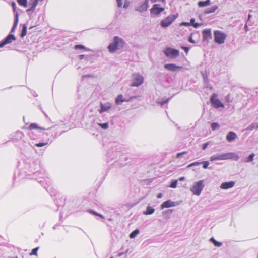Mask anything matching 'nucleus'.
<instances>
[{
    "instance_id": "obj_28",
    "label": "nucleus",
    "mask_w": 258,
    "mask_h": 258,
    "mask_svg": "<svg viewBox=\"0 0 258 258\" xmlns=\"http://www.w3.org/2000/svg\"><path fill=\"white\" fill-rule=\"evenodd\" d=\"M209 240L215 247H219L222 245V242L217 241L214 237H211Z\"/></svg>"
},
{
    "instance_id": "obj_21",
    "label": "nucleus",
    "mask_w": 258,
    "mask_h": 258,
    "mask_svg": "<svg viewBox=\"0 0 258 258\" xmlns=\"http://www.w3.org/2000/svg\"><path fill=\"white\" fill-rule=\"evenodd\" d=\"M237 136L236 134L233 132L230 131L226 136V139L227 141L229 142H232L236 138Z\"/></svg>"
},
{
    "instance_id": "obj_30",
    "label": "nucleus",
    "mask_w": 258,
    "mask_h": 258,
    "mask_svg": "<svg viewBox=\"0 0 258 258\" xmlns=\"http://www.w3.org/2000/svg\"><path fill=\"white\" fill-rule=\"evenodd\" d=\"M140 230L139 229H136L133 230L129 235V237L131 239L135 238L137 235L139 233Z\"/></svg>"
},
{
    "instance_id": "obj_57",
    "label": "nucleus",
    "mask_w": 258,
    "mask_h": 258,
    "mask_svg": "<svg viewBox=\"0 0 258 258\" xmlns=\"http://www.w3.org/2000/svg\"><path fill=\"white\" fill-rule=\"evenodd\" d=\"M225 101L227 102H231V101L230 100V97H229V95H227L226 97H225Z\"/></svg>"
},
{
    "instance_id": "obj_4",
    "label": "nucleus",
    "mask_w": 258,
    "mask_h": 258,
    "mask_svg": "<svg viewBox=\"0 0 258 258\" xmlns=\"http://www.w3.org/2000/svg\"><path fill=\"white\" fill-rule=\"evenodd\" d=\"M125 42L124 40L118 36H114L112 42L107 46L108 51L111 53H114L118 50H121L124 46Z\"/></svg>"
},
{
    "instance_id": "obj_13",
    "label": "nucleus",
    "mask_w": 258,
    "mask_h": 258,
    "mask_svg": "<svg viewBox=\"0 0 258 258\" xmlns=\"http://www.w3.org/2000/svg\"><path fill=\"white\" fill-rule=\"evenodd\" d=\"M217 95L214 93L210 97V102L213 106L215 108H224V104L221 102V101L216 98Z\"/></svg>"
},
{
    "instance_id": "obj_14",
    "label": "nucleus",
    "mask_w": 258,
    "mask_h": 258,
    "mask_svg": "<svg viewBox=\"0 0 258 258\" xmlns=\"http://www.w3.org/2000/svg\"><path fill=\"white\" fill-rule=\"evenodd\" d=\"M16 38L15 35L11 33L8 35L0 41V48H2L6 45L12 43L13 41L16 40Z\"/></svg>"
},
{
    "instance_id": "obj_44",
    "label": "nucleus",
    "mask_w": 258,
    "mask_h": 258,
    "mask_svg": "<svg viewBox=\"0 0 258 258\" xmlns=\"http://www.w3.org/2000/svg\"><path fill=\"white\" fill-rule=\"evenodd\" d=\"M39 247H36L35 248H33L31 253H30V255H37V251L39 249Z\"/></svg>"
},
{
    "instance_id": "obj_62",
    "label": "nucleus",
    "mask_w": 258,
    "mask_h": 258,
    "mask_svg": "<svg viewBox=\"0 0 258 258\" xmlns=\"http://www.w3.org/2000/svg\"><path fill=\"white\" fill-rule=\"evenodd\" d=\"M32 93L34 97H37L38 96L37 94L35 91L32 92Z\"/></svg>"
},
{
    "instance_id": "obj_64",
    "label": "nucleus",
    "mask_w": 258,
    "mask_h": 258,
    "mask_svg": "<svg viewBox=\"0 0 258 258\" xmlns=\"http://www.w3.org/2000/svg\"><path fill=\"white\" fill-rule=\"evenodd\" d=\"M58 225H55L53 226V228L54 229H57V227H58Z\"/></svg>"
},
{
    "instance_id": "obj_31",
    "label": "nucleus",
    "mask_w": 258,
    "mask_h": 258,
    "mask_svg": "<svg viewBox=\"0 0 258 258\" xmlns=\"http://www.w3.org/2000/svg\"><path fill=\"white\" fill-rule=\"evenodd\" d=\"M41 134H46L47 136L50 135L51 136H53V133L52 128H48L47 129L45 128V130L43 131V132L41 133Z\"/></svg>"
},
{
    "instance_id": "obj_55",
    "label": "nucleus",
    "mask_w": 258,
    "mask_h": 258,
    "mask_svg": "<svg viewBox=\"0 0 258 258\" xmlns=\"http://www.w3.org/2000/svg\"><path fill=\"white\" fill-rule=\"evenodd\" d=\"M181 25L184 26H190V23L189 22H183L181 23Z\"/></svg>"
},
{
    "instance_id": "obj_53",
    "label": "nucleus",
    "mask_w": 258,
    "mask_h": 258,
    "mask_svg": "<svg viewBox=\"0 0 258 258\" xmlns=\"http://www.w3.org/2000/svg\"><path fill=\"white\" fill-rule=\"evenodd\" d=\"M151 1L153 3H156L157 2H162V3H164V4L166 3V0H151Z\"/></svg>"
},
{
    "instance_id": "obj_2",
    "label": "nucleus",
    "mask_w": 258,
    "mask_h": 258,
    "mask_svg": "<svg viewBox=\"0 0 258 258\" xmlns=\"http://www.w3.org/2000/svg\"><path fill=\"white\" fill-rule=\"evenodd\" d=\"M28 135L30 139L28 142L29 144L33 148H34L35 146L41 147L48 144L49 139L46 140L45 142H40L38 141V139H40L42 135L41 133H40L38 130L30 131L28 132Z\"/></svg>"
},
{
    "instance_id": "obj_39",
    "label": "nucleus",
    "mask_w": 258,
    "mask_h": 258,
    "mask_svg": "<svg viewBox=\"0 0 258 258\" xmlns=\"http://www.w3.org/2000/svg\"><path fill=\"white\" fill-rule=\"evenodd\" d=\"M19 5L27 7L28 5L27 0H17Z\"/></svg>"
},
{
    "instance_id": "obj_59",
    "label": "nucleus",
    "mask_w": 258,
    "mask_h": 258,
    "mask_svg": "<svg viewBox=\"0 0 258 258\" xmlns=\"http://www.w3.org/2000/svg\"><path fill=\"white\" fill-rule=\"evenodd\" d=\"M85 55L84 54L80 55L79 58L80 60L83 59L85 57Z\"/></svg>"
},
{
    "instance_id": "obj_7",
    "label": "nucleus",
    "mask_w": 258,
    "mask_h": 258,
    "mask_svg": "<svg viewBox=\"0 0 258 258\" xmlns=\"http://www.w3.org/2000/svg\"><path fill=\"white\" fill-rule=\"evenodd\" d=\"M226 37L227 35L224 32L219 30L214 31V41L218 44L224 43Z\"/></svg>"
},
{
    "instance_id": "obj_50",
    "label": "nucleus",
    "mask_w": 258,
    "mask_h": 258,
    "mask_svg": "<svg viewBox=\"0 0 258 258\" xmlns=\"http://www.w3.org/2000/svg\"><path fill=\"white\" fill-rule=\"evenodd\" d=\"M209 144V142H205V143H203L202 145V149L205 150L208 146Z\"/></svg>"
},
{
    "instance_id": "obj_3",
    "label": "nucleus",
    "mask_w": 258,
    "mask_h": 258,
    "mask_svg": "<svg viewBox=\"0 0 258 258\" xmlns=\"http://www.w3.org/2000/svg\"><path fill=\"white\" fill-rule=\"evenodd\" d=\"M122 146L117 142H111L108 144V149L107 153V157L108 160L115 159L117 157H120L122 155Z\"/></svg>"
},
{
    "instance_id": "obj_51",
    "label": "nucleus",
    "mask_w": 258,
    "mask_h": 258,
    "mask_svg": "<svg viewBox=\"0 0 258 258\" xmlns=\"http://www.w3.org/2000/svg\"><path fill=\"white\" fill-rule=\"evenodd\" d=\"M117 7L120 8L122 6V0H116Z\"/></svg>"
},
{
    "instance_id": "obj_40",
    "label": "nucleus",
    "mask_w": 258,
    "mask_h": 258,
    "mask_svg": "<svg viewBox=\"0 0 258 258\" xmlns=\"http://www.w3.org/2000/svg\"><path fill=\"white\" fill-rule=\"evenodd\" d=\"M173 211V210L172 209H168V210H167L164 211L163 212V215L164 218H167V217H168L169 215H171V213H172Z\"/></svg>"
},
{
    "instance_id": "obj_5",
    "label": "nucleus",
    "mask_w": 258,
    "mask_h": 258,
    "mask_svg": "<svg viewBox=\"0 0 258 258\" xmlns=\"http://www.w3.org/2000/svg\"><path fill=\"white\" fill-rule=\"evenodd\" d=\"M239 156L234 153L229 152L223 154H217L210 157V161L225 160L227 159H234L237 161L239 159Z\"/></svg>"
},
{
    "instance_id": "obj_34",
    "label": "nucleus",
    "mask_w": 258,
    "mask_h": 258,
    "mask_svg": "<svg viewBox=\"0 0 258 258\" xmlns=\"http://www.w3.org/2000/svg\"><path fill=\"white\" fill-rule=\"evenodd\" d=\"M10 5L12 7L13 11L14 14V16H15L16 14H19L18 11H17L16 3L14 1H12L10 3Z\"/></svg>"
},
{
    "instance_id": "obj_22",
    "label": "nucleus",
    "mask_w": 258,
    "mask_h": 258,
    "mask_svg": "<svg viewBox=\"0 0 258 258\" xmlns=\"http://www.w3.org/2000/svg\"><path fill=\"white\" fill-rule=\"evenodd\" d=\"M235 182L234 181L225 182L221 184L220 187L223 189H227L234 186Z\"/></svg>"
},
{
    "instance_id": "obj_61",
    "label": "nucleus",
    "mask_w": 258,
    "mask_h": 258,
    "mask_svg": "<svg viewBox=\"0 0 258 258\" xmlns=\"http://www.w3.org/2000/svg\"><path fill=\"white\" fill-rule=\"evenodd\" d=\"M192 167H194V165H192V163H190V164H189L187 166V168H191Z\"/></svg>"
},
{
    "instance_id": "obj_43",
    "label": "nucleus",
    "mask_w": 258,
    "mask_h": 258,
    "mask_svg": "<svg viewBox=\"0 0 258 258\" xmlns=\"http://www.w3.org/2000/svg\"><path fill=\"white\" fill-rule=\"evenodd\" d=\"M38 1L39 0H31L30 2V5L31 7H33V8H34L35 9L38 4Z\"/></svg>"
},
{
    "instance_id": "obj_56",
    "label": "nucleus",
    "mask_w": 258,
    "mask_h": 258,
    "mask_svg": "<svg viewBox=\"0 0 258 258\" xmlns=\"http://www.w3.org/2000/svg\"><path fill=\"white\" fill-rule=\"evenodd\" d=\"M189 23H190V25L193 26V25L196 23L195 19L193 18H191Z\"/></svg>"
},
{
    "instance_id": "obj_27",
    "label": "nucleus",
    "mask_w": 258,
    "mask_h": 258,
    "mask_svg": "<svg viewBox=\"0 0 258 258\" xmlns=\"http://www.w3.org/2000/svg\"><path fill=\"white\" fill-rule=\"evenodd\" d=\"M210 4V0H206L205 1H200L198 2V5L199 7H204L209 6Z\"/></svg>"
},
{
    "instance_id": "obj_36",
    "label": "nucleus",
    "mask_w": 258,
    "mask_h": 258,
    "mask_svg": "<svg viewBox=\"0 0 258 258\" xmlns=\"http://www.w3.org/2000/svg\"><path fill=\"white\" fill-rule=\"evenodd\" d=\"M220 126L219 124L217 122H213L211 124V127L212 131L218 130L220 128Z\"/></svg>"
},
{
    "instance_id": "obj_37",
    "label": "nucleus",
    "mask_w": 258,
    "mask_h": 258,
    "mask_svg": "<svg viewBox=\"0 0 258 258\" xmlns=\"http://www.w3.org/2000/svg\"><path fill=\"white\" fill-rule=\"evenodd\" d=\"M255 154L254 153L250 154L244 161L245 162H251L254 159Z\"/></svg>"
},
{
    "instance_id": "obj_11",
    "label": "nucleus",
    "mask_w": 258,
    "mask_h": 258,
    "mask_svg": "<svg viewBox=\"0 0 258 258\" xmlns=\"http://www.w3.org/2000/svg\"><path fill=\"white\" fill-rule=\"evenodd\" d=\"M24 135L22 131H17L13 134H12L10 136V141H12L14 142H17L20 141H22L26 143V141H24Z\"/></svg>"
},
{
    "instance_id": "obj_49",
    "label": "nucleus",
    "mask_w": 258,
    "mask_h": 258,
    "mask_svg": "<svg viewBox=\"0 0 258 258\" xmlns=\"http://www.w3.org/2000/svg\"><path fill=\"white\" fill-rule=\"evenodd\" d=\"M186 153H187V152H185V151L182 152L180 153H178L176 155V158H180L183 156V155L186 154Z\"/></svg>"
},
{
    "instance_id": "obj_12",
    "label": "nucleus",
    "mask_w": 258,
    "mask_h": 258,
    "mask_svg": "<svg viewBox=\"0 0 258 258\" xmlns=\"http://www.w3.org/2000/svg\"><path fill=\"white\" fill-rule=\"evenodd\" d=\"M164 10V8L161 7L160 4H155L150 10L151 16H159Z\"/></svg>"
},
{
    "instance_id": "obj_26",
    "label": "nucleus",
    "mask_w": 258,
    "mask_h": 258,
    "mask_svg": "<svg viewBox=\"0 0 258 258\" xmlns=\"http://www.w3.org/2000/svg\"><path fill=\"white\" fill-rule=\"evenodd\" d=\"M155 212V209L152 207L151 206L148 205L145 211L144 212V215H151Z\"/></svg>"
},
{
    "instance_id": "obj_6",
    "label": "nucleus",
    "mask_w": 258,
    "mask_h": 258,
    "mask_svg": "<svg viewBox=\"0 0 258 258\" xmlns=\"http://www.w3.org/2000/svg\"><path fill=\"white\" fill-rule=\"evenodd\" d=\"M132 87H138L141 85L144 82V77L139 73H134L132 75Z\"/></svg>"
},
{
    "instance_id": "obj_48",
    "label": "nucleus",
    "mask_w": 258,
    "mask_h": 258,
    "mask_svg": "<svg viewBox=\"0 0 258 258\" xmlns=\"http://www.w3.org/2000/svg\"><path fill=\"white\" fill-rule=\"evenodd\" d=\"M180 48H181L182 50H183L186 54H187V53H188L189 50V49H190V48H189V47H187V46H180Z\"/></svg>"
},
{
    "instance_id": "obj_38",
    "label": "nucleus",
    "mask_w": 258,
    "mask_h": 258,
    "mask_svg": "<svg viewBox=\"0 0 258 258\" xmlns=\"http://www.w3.org/2000/svg\"><path fill=\"white\" fill-rule=\"evenodd\" d=\"M170 98H167V99H165V100H162L161 101H158L157 102V103L160 104L161 106H164L165 104H166L168 103V102L170 101Z\"/></svg>"
},
{
    "instance_id": "obj_23",
    "label": "nucleus",
    "mask_w": 258,
    "mask_h": 258,
    "mask_svg": "<svg viewBox=\"0 0 258 258\" xmlns=\"http://www.w3.org/2000/svg\"><path fill=\"white\" fill-rule=\"evenodd\" d=\"M19 22V14H16L14 18V21L13 23V26L11 29V31L9 33L13 34L14 33L17 28Z\"/></svg>"
},
{
    "instance_id": "obj_33",
    "label": "nucleus",
    "mask_w": 258,
    "mask_h": 258,
    "mask_svg": "<svg viewBox=\"0 0 258 258\" xmlns=\"http://www.w3.org/2000/svg\"><path fill=\"white\" fill-rule=\"evenodd\" d=\"M258 129V122L257 123H252L251 124L249 125L247 127V130L249 131H252L253 129Z\"/></svg>"
},
{
    "instance_id": "obj_10",
    "label": "nucleus",
    "mask_w": 258,
    "mask_h": 258,
    "mask_svg": "<svg viewBox=\"0 0 258 258\" xmlns=\"http://www.w3.org/2000/svg\"><path fill=\"white\" fill-rule=\"evenodd\" d=\"M166 57L170 58H175L179 55L178 50L170 47L166 48L163 51Z\"/></svg>"
},
{
    "instance_id": "obj_58",
    "label": "nucleus",
    "mask_w": 258,
    "mask_h": 258,
    "mask_svg": "<svg viewBox=\"0 0 258 258\" xmlns=\"http://www.w3.org/2000/svg\"><path fill=\"white\" fill-rule=\"evenodd\" d=\"M200 26V24L198 23H195L192 26H194L195 28H198Z\"/></svg>"
},
{
    "instance_id": "obj_19",
    "label": "nucleus",
    "mask_w": 258,
    "mask_h": 258,
    "mask_svg": "<svg viewBox=\"0 0 258 258\" xmlns=\"http://www.w3.org/2000/svg\"><path fill=\"white\" fill-rule=\"evenodd\" d=\"M176 202L172 201L171 200H168L164 201L161 205V209L168 208L176 206Z\"/></svg>"
},
{
    "instance_id": "obj_15",
    "label": "nucleus",
    "mask_w": 258,
    "mask_h": 258,
    "mask_svg": "<svg viewBox=\"0 0 258 258\" xmlns=\"http://www.w3.org/2000/svg\"><path fill=\"white\" fill-rule=\"evenodd\" d=\"M149 7V0H145L143 3H140L136 6L135 10L142 13L147 11Z\"/></svg>"
},
{
    "instance_id": "obj_46",
    "label": "nucleus",
    "mask_w": 258,
    "mask_h": 258,
    "mask_svg": "<svg viewBox=\"0 0 258 258\" xmlns=\"http://www.w3.org/2000/svg\"><path fill=\"white\" fill-rule=\"evenodd\" d=\"M35 8H33V7H30V8H29V9H27L26 10V13L29 16H30L31 14L34 12V11L35 10Z\"/></svg>"
},
{
    "instance_id": "obj_1",
    "label": "nucleus",
    "mask_w": 258,
    "mask_h": 258,
    "mask_svg": "<svg viewBox=\"0 0 258 258\" xmlns=\"http://www.w3.org/2000/svg\"><path fill=\"white\" fill-rule=\"evenodd\" d=\"M37 165L35 161L27 159L23 161L22 164L19 165V171L18 176L21 179L28 178L36 180L48 192L50 187V179L45 176L44 173L35 171Z\"/></svg>"
},
{
    "instance_id": "obj_35",
    "label": "nucleus",
    "mask_w": 258,
    "mask_h": 258,
    "mask_svg": "<svg viewBox=\"0 0 258 258\" xmlns=\"http://www.w3.org/2000/svg\"><path fill=\"white\" fill-rule=\"evenodd\" d=\"M75 49L76 50H85L86 51H89V49L85 47L84 45L81 44H78L75 46Z\"/></svg>"
},
{
    "instance_id": "obj_17",
    "label": "nucleus",
    "mask_w": 258,
    "mask_h": 258,
    "mask_svg": "<svg viewBox=\"0 0 258 258\" xmlns=\"http://www.w3.org/2000/svg\"><path fill=\"white\" fill-rule=\"evenodd\" d=\"M203 34V41H208L209 40L212 39V33L211 29H205L202 31Z\"/></svg>"
},
{
    "instance_id": "obj_45",
    "label": "nucleus",
    "mask_w": 258,
    "mask_h": 258,
    "mask_svg": "<svg viewBox=\"0 0 258 258\" xmlns=\"http://www.w3.org/2000/svg\"><path fill=\"white\" fill-rule=\"evenodd\" d=\"M203 165V168L204 169H207L209 165V162L208 161H202V164Z\"/></svg>"
},
{
    "instance_id": "obj_54",
    "label": "nucleus",
    "mask_w": 258,
    "mask_h": 258,
    "mask_svg": "<svg viewBox=\"0 0 258 258\" xmlns=\"http://www.w3.org/2000/svg\"><path fill=\"white\" fill-rule=\"evenodd\" d=\"M188 41L193 44L195 43V41L193 40L191 35L188 38Z\"/></svg>"
},
{
    "instance_id": "obj_9",
    "label": "nucleus",
    "mask_w": 258,
    "mask_h": 258,
    "mask_svg": "<svg viewBox=\"0 0 258 258\" xmlns=\"http://www.w3.org/2000/svg\"><path fill=\"white\" fill-rule=\"evenodd\" d=\"M204 187L203 180H199L194 183L191 187L190 190L194 194L199 196L201 194Z\"/></svg>"
},
{
    "instance_id": "obj_63",
    "label": "nucleus",
    "mask_w": 258,
    "mask_h": 258,
    "mask_svg": "<svg viewBox=\"0 0 258 258\" xmlns=\"http://www.w3.org/2000/svg\"><path fill=\"white\" fill-rule=\"evenodd\" d=\"M185 180V178L184 177H181L179 178V181H183Z\"/></svg>"
},
{
    "instance_id": "obj_24",
    "label": "nucleus",
    "mask_w": 258,
    "mask_h": 258,
    "mask_svg": "<svg viewBox=\"0 0 258 258\" xmlns=\"http://www.w3.org/2000/svg\"><path fill=\"white\" fill-rule=\"evenodd\" d=\"M127 101L128 100L123 99V95L122 94H120L115 98V102L116 105H120L123 102Z\"/></svg>"
},
{
    "instance_id": "obj_16",
    "label": "nucleus",
    "mask_w": 258,
    "mask_h": 258,
    "mask_svg": "<svg viewBox=\"0 0 258 258\" xmlns=\"http://www.w3.org/2000/svg\"><path fill=\"white\" fill-rule=\"evenodd\" d=\"M164 68L167 70L175 72L180 70L183 67L177 66L174 63H167L164 65Z\"/></svg>"
},
{
    "instance_id": "obj_41",
    "label": "nucleus",
    "mask_w": 258,
    "mask_h": 258,
    "mask_svg": "<svg viewBox=\"0 0 258 258\" xmlns=\"http://www.w3.org/2000/svg\"><path fill=\"white\" fill-rule=\"evenodd\" d=\"M178 183V181L177 180H171L169 187L175 188L177 187Z\"/></svg>"
},
{
    "instance_id": "obj_18",
    "label": "nucleus",
    "mask_w": 258,
    "mask_h": 258,
    "mask_svg": "<svg viewBox=\"0 0 258 258\" xmlns=\"http://www.w3.org/2000/svg\"><path fill=\"white\" fill-rule=\"evenodd\" d=\"M100 108L98 110L100 113H102L104 112L108 111L111 107L112 105L109 102H106L105 103H100Z\"/></svg>"
},
{
    "instance_id": "obj_20",
    "label": "nucleus",
    "mask_w": 258,
    "mask_h": 258,
    "mask_svg": "<svg viewBox=\"0 0 258 258\" xmlns=\"http://www.w3.org/2000/svg\"><path fill=\"white\" fill-rule=\"evenodd\" d=\"M29 128L30 131H32L33 130H34V131L38 130L40 133L43 132L45 130V128L39 127L36 123H31L29 126Z\"/></svg>"
},
{
    "instance_id": "obj_52",
    "label": "nucleus",
    "mask_w": 258,
    "mask_h": 258,
    "mask_svg": "<svg viewBox=\"0 0 258 258\" xmlns=\"http://www.w3.org/2000/svg\"><path fill=\"white\" fill-rule=\"evenodd\" d=\"M201 164H202V161H196V162H194L192 163V165H194V166H198Z\"/></svg>"
},
{
    "instance_id": "obj_47",
    "label": "nucleus",
    "mask_w": 258,
    "mask_h": 258,
    "mask_svg": "<svg viewBox=\"0 0 258 258\" xmlns=\"http://www.w3.org/2000/svg\"><path fill=\"white\" fill-rule=\"evenodd\" d=\"M131 3V2L130 1V0H125L124 5L123 6V8L127 9L129 7Z\"/></svg>"
},
{
    "instance_id": "obj_32",
    "label": "nucleus",
    "mask_w": 258,
    "mask_h": 258,
    "mask_svg": "<svg viewBox=\"0 0 258 258\" xmlns=\"http://www.w3.org/2000/svg\"><path fill=\"white\" fill-rule=\"evenodd\" d=\"M27 27L26 24H23L22 25V30L20 33L21 37H24L27 34Z\"/></svg>"
},
{
    "instance_id": "obj_42",
    "label": "nucleus",
    "mask_w": 258,
    "mask_h": 258,
    "mask_svg": "<svg viewBox=\"0 0 258 258\" xmlns=\"http://www.w3.org/2000/svg\"><path fill=\"white\" fill-rule=\"evenodd\" d=\"M98 125L100 127H101L102 129L106 130L108 128L109 124L108 122H105V123H98Z\"/></svg>"
},
{
    "instance_id": "obj_60",
    "label": "nucleus",
    "mask_w": 258,
    "mask_h": 258,
    "mask_svg": "<svg viewBox=\"0 0 258 258\" xmlns=\"http://www.w3.org/2000/svg\"><path fill=\"white\" fill-rule=\"evenodd\" d=\"M163 197V194L162 193H159L157 195V197L158 198H161Z\"/></svg>"
},
{
    "instance_id": "obj_8",
    "label": "nucleus",
    "mask_w": 258,
    "mask_h": 258,
    "mask_svg": "<svg viewBox=\"0 0 258 258\" xmlns=\"http://www.w3.org/2000/svg\"><path fill=\"white\" fill-rule=\"evenodd\" d=\"M178 14H173L167 16L160 22V25L163 28H167L177 18Z\"/></svg>"
},
{
    "instance_id": "obj_29",
    "label": "nucleus",
    "mask_w": 258,
    "mask_h": 258,
    "mask_svg": "<svg viewBox=\"0 0 258 258\" xmlns=\"http://www.w3.org/2000/svg\"><path fill=\"white\" fill-rule=\"evenodd\" d=\"M88 212L89 213L94 215V216H98V217H100L102 219H104V218H105L104 216L103 215H102V214H101L100 213H98L97 212H96V211H94V210H93L92 209L88 210Z\"/></svg>"
},
{
    "instance_id": "obj_25",
    "label": "nucleus",
    "mask_w": 258,
    "mask_h": 258,
    "mask_svg": "<svg viewBox=\"0 0 258 258\" xmlns=\"http://www.w3.org/2000/svg\"><path fill=\"white\" fill-rule=\"evenodd\" d=\"M218 7L217 5H214L210 8L206 9L204 11V14H208L212 13L215 12V11L218 9Z\"/></svg>"
}]
</instances>
